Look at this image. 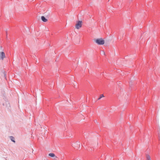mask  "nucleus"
I'll return each mask as SVG.
<instances>
[{
  "instance_id": "1",
  "label": "nucleus",
  "mask_w": 160,
  "mask_h": 160,
  "mask_svg": "<svg viewBox=\"0 0 160 160\" xmlns=\"http://www.w3.org/2000/svg\"><path fill=\"white\" fill-rule=\"evenodd\" d=\"M95 42L98 45H103L104 43V40L102 38H98L94 40Z\"/></svg>"
},
{
  "instance_id": "2",
  "label": "nucleus",
  "mask_w": 160,
  "mask_h": 160,
  "mask_svg": "<svg viewBox=\"0 0 160 160\" xmlns=\"http://www.w3.org/2000/svg\"><path fill=\"white\" fill-rule=\"evenodd\" d=\"M82 21H79L77 22L76 24L75 25V28L77 29H79L82 26Z\"/></svg>"
},
{
  "instance_id": "3",
  "label": "nucleus",
  "mask_w": 160,
  "mask_h": 160,
  "mask_svg": "<svg viewBox=\"0 0 160 160\" xmlns=\"http://www.w3.org/2000/svg\"><path fill=\"white\" fill-rule=\"evenodd\" d=\"M5 57L4 53L3 52H1L0 54V58L3 60Z\"/></svg>"
},
{
  "instance_id": "4",
  "label": "nucleus",
  "mask_w": 160,
  "mask_h": 160,
  "mask_svg": "<svg viewBox=\"0 0 160 160\" xmlns=\"http://www.w3.org/2000/svg\"><path fill=\"white\" fill-rule=\"evenodd\" d=\"M41 19L43 22H46L48 21V20L46 19L43 16H42L41 17Z\"/></svg>"
},
{
  "instance_id": "5",
  "label": "nucleus",
  "mask_w": 160,
  "mask_h": 160,
  "mask_svg": "<svg viewBox=\"0 0 160 160\" xmlns=\"http://www.w3.org/2000/svg\"><path fill=\"white\" fill-rule=\"evenodd\" d=\"M49 156L50 157H55V155L54 153H50L49 154Z\"/></svg>"
},
{
  "instance_id": "6",
  "label": "nucleus",
  "mask_w": 160,
  "mask_h": 160,
  "mask_svg": "<svg viewBox=\"0 0 160 160\" xmlns=\"http://www.w3.org/2000/svg\"><path fill=\"white\" fill-rule=\"evenodd\" d=\"M146 158L147 160H151V157L149 155H147Z\"/></svg>"
},
{
  "instance_id": "7",
  "label": "nucleus",
  "mask_w": 160,
  "mask_h": 160,
  "mask_svg": "<svg viewBox=\"0 0 160 160\" xmlns=\"http://www.w3.org/2000/svg\"><path fill=\"white\" fill-rule=\"evenodd\" d=\"M10 138H11V140L13 142H15V141L14 140V138L13 137H10Z\"/></svg>"
},
{
  "instance_id": "8",
  "label": "nucleus",
  "mask_w": 160,
  "mask_h": 160,
  "mask_svg": "<svg viewBox=\"0 0 160 160\" xmlns=\"http://www.w3.org/2000/svg\"><path fill=\"white\" fill-rule=\"evenodd\" d=\"M104 97V96L103 95V94H101L99 98H98V100L100 99L101 98L103 97Z\"/></svg>"
},
{
  "instance_id": "9",
  "label": "nucleus",
  "mask_w": 160,
  "mask_h": 160,
  "mask_svg": "<svg viewBox=\"0 0 160 160\" xmlns=\"http://www.w3.org/2000/svg\"><path fill=\"white\" fill-rule=\"evenodd\" d=\"M76 160H80V159L79 158H78L76 159Z\"/></svg>"
}]
</instances>
